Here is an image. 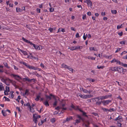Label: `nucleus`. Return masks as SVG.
<instances>
[{
  "label": "nucleus",
  "instance_id": "obj_1",
  "mask_svg": "<svg viewBox=\"0 0 127 127\" xmlns=\"http://www.w3.org/2000/svg\"><path fill=\"white\" fill-rule=\"evenodd\" d=\"M97 99V102L96 103V104L97 105H100L101 103L103 102V96L99 97L96 98Z\"/></svg>",
  "mask_w": 127,
  "mask_h": 127
},
{
  "label": "nucleus",
  "instance_id": "obj_2",
  "mask_svg": "<svg viewBox=\"0 0 127 127\" xmlns=\"http://www.w3.org/2000/svg\"><path fill=\"white\" fill-rule=\"evenodd\" d=\"M37 114H33V121L36 124L37 122Z\"/></svg>",
  "mask_w": 127,
  "mask_h": 127
},
{
  "label": "nucleus",
  "instance_id": "obj_3",
  "mask_svg": "<svg viewBox=\"0 0 127 127\" xmlns=\"http://www.w3.org/2000/svg\"><path fill=\"white\" fill-rule=\"evenodd\" d=\"M12 75L14 77L15 79L18 81H19L20 79H21V80L22 78L18 75H15L13 74H12Z\"/></svg>",
  "mask_w": 127,
  "mask_h": 127
},
{
  "label": "nucleus",
  "instance_id": "obj_4",
  "mask_svg": "<svg viewBox=\"0 0 127 127\" xmlns=\"http://www.w3.org/2000/svg\"><path fill=\"white\" fill-rule=\"evenodd\" d=\"M84 2L87 3L89 6L91 7L92 5V2L90 0H86Z\"/></svg>",
  "mask_w": 127,
  "mask_h": 127
},
{
  "label": "nucleus",
  "instance_id": "obj_5",
  "mask_svg": "<svg viewBox=\"0 0 127 127\" xmlns=\"http://www.w3.org/2000/svg\"><path fill=\"white\" fill-rule=\"evenodd\" d=\"M93 95H84L83 98L87 99L92 97Z\"/></svg>",
  "mask_w": 127,
  "mask_h": 127
},
{
  "label": "nucleus",
  "instance_id": "obj_6",
  "mask_svg": "<svg viewBox=\"0 0 127 127\" xmlns=\"http://www.w3.org/2000/svg\"><path fill=\"white\" fill-rule=\"evenodd\" d=\"M117 67H111L110 68L109 70H111L112 71H117Z\"/></svg>",
  "mask_w": 127,
  "mask_h": 127
},
{
  "label": "nucleus",
  "instance_id": "obj_7",
  "mask_svg": "<svg viewBox=\"0 0 127 127\" xmlns=\"http://www.w3.org/2000/svg\"><path fill=\"white\" fill-rule=\"evenodd\" d=\"M72 119V117L71 116L69 117H67L66 120H65L63 121L64 123H65L66 122H68Z\"/></svg>",
  "mask_w": 127,
  "mask_h": 127
},
{
  "label": "nucleus",
  "instance_id": "obj_8",
  "mask_svg": "<svg viewBox=\"0 0 127 127\" xmlns=\"http://www.w3.org/2000/svg\"><path fill=\"white\" fill-rule=\"evenodd\" d=\"M117 71L121 73L124 71V69L122 67H118Z\"/></svg>",
  "mask_w": 127,
  "mask_h": 127
},
{
  "label": "nucleus",
  "instance_id": "obj_9",
  "mask_svg": "<svg viewBox=\"0 0 127 127\" xmlns=\"http://www.w3.org/2000/svg\"><path fill=\"white\" fill-rule=\"evenodd\" d=\"M21 80L24 81H28L29 82H31V80L28 78H23L21 79Z\"/></svg>",
  "mask_w": 127,
  "mask_h": 127
},
{
  "label": "nucleus",
  "instance_id": "obj_10",
  "mask_svg": "<svg viewBox=\"0 0 127 127\" xmlns=\"http://www.w3.org/2000/svg\"><path fill=\"white\" fill-rule=\"evenodd\" d=\"M28 66V68H29V69H32L35 70H36L37 69H38V68L35 67L34 66H30L29 65Z\"/></svg>",
  "mask_w": 127,
  "mask_h": 127
},
{
  "label": "nucleus",
  "instance_id": "obj_11",
  "mask_svg": "<svg viewBox=\"0 0 127 127\" xmlns=\"http://www.w3.org/2000/svg\"><path fill=\"white\" fill-rule=\"evenodd\" d=\"M13 91L10 92L9 93V97L10 98H13V97L14 95L13 94L14 93Z\"/></svg>",
  "mask_w": 127,
  "mask_h": 127
},
{
  "label": "nucleus",
  "instance_id": "obj_12",
  "mask_svg": "<svg viewBox=\"0 0 127 127\" xmlns=\"http://www.w3.org/2000/svg\"><path fill=\"white\" fill-rule=\"evenodd\" d=\"M40 94L41 93H39V95L36 96V98L35 99L36 101H38L39 100V98L40 97Z\"/></svg>",
  "mask_w": 127,
  "mask_h": 127
},
{
  "label": "nucleus",
  "instance_id": "obj_13",
  "mask_svg": "<svg viewBox=\"0 0 127 127\" xmlns=\"http://www.w3.org/2000/svg\"><path fill=\"white\" fill-rule=\"evenodd\" d=\"M111 102V100H104V105H106Z\"/></svg>",
  "mask_w": 127,
  "mask_h": 127
},
{
  "label": "nucleus",
  "instance_id": "obj_14",
  "mask_svg": "<svg viewBox=\"0 0 127 127\" xmlns=\"http://www.w3.org/2000/svg\"><path fill=\"white\" fill-rule=\"evenodd\" d=\"M65 106V104H62L60 105V107H62V111H64V110H66V108L64 107Z\"/></svg>",
  "mask_w": 127,
  "mask_h": 127
},
{
  "label": "nucleus",
  "instance_id": "obj_15",
  "mask_svg": "<svg viewBox=\"0 0 127 127\" xmlns=\"http://www.w3.org/2000/svg\"><path fill=\"white\" fill-rule=\"evenodd\" d=\"M92 91H88L86 89H84L83 92L84 93H85L90 94L91 92H92Z\"/></svg>",
  "mask_w": 127,
  "mask_h": 127
},
{
  "label": "nucleus",
  "instance_id": "obj_16",
  "mask_svg": "<svg viewBox=\"0 0 127 127\" xmlns=\"http://www.w3.org/2000/svg\"><path fill=\"white\" fill-rule=\"evenodd\" d=\"M8 80L10 82L12 83V84L14 86H16V85L15 84L16 82L15 81H13L12 80L9 79Z\"/></svg>",
  "mask_w": 127,
  "mask_h": 127
},
{
  "label": "nucleus",
  "instance_id": "obj_17",
  "mask_svg": "<svg viewBox=\"0 0 127 127\" xmlns=\"http://www.w3.org/2000/svg\"><path fill=\"white\" fill-rule=\"evenodd\" d=\"M24 105L25 106H29V107L30 108V111H31V106L30 105V103H27L26 104H24Z\"/></svg>",
  "mask_w": 127,
  "mask_h": 127
},
{
  "label": "nucleus",
  "instance_id": "obj_18",
  "mask_svg": "<svg viewBox=\"0 0 127 127\" xmlns=\"http://www.w3.org/2000/svg\"><path fill=\"white\" fill-rule=\"evenodd\" d=\"M3 88V90H4V87L2 86V83H0V91H1L2 90Z\"/></svg>",
  "mask_w": 127,
  "mask_h": 127
},
{
  "label": "nucleus",
  "instance_id": "obj_19",
  "mask_svg": "<svg viewBox=\"0 0 127 127\" xmlns=\"http://www.w3.org/2000/svg\"><path fill=\"white\" fill-rule=\"evenodd\" d=\"M87 79L90 81H91L92 82H94L95 81V80L93 79H92L91 78H87Z\"/></svg>",
  "mask_w": 127,
  "mask_h": 127
},
{
  "label": "nucleus",
  "instance_id": "obj_20",
  "mask_svg": "<svg viewBox=\"0 0 127 127\" xmlns=\"http://www.w3.org/2000/svg\"><path fill=\"white\" fill-rule=\"evenodd\" d=\"M43 104L46 106H49V104L48 101H46L44 102L43 103Z\"/></svg>",
  "mask_w": 127,
  "mask_h": 127
},
{
  "label": "nucleus",
  "instance_id": "obj_21",
  "mask_svg": "<svg viewBox=\"0 0 127 127\" xmlns=\"http://www.w3.org/2000/svg\"><path fill=\"white\" fill-rule=\"evenodd\" d=\"M111 96V95H106L104 96V99H106L109 97H110Z\"/></svg>",
  "mask_w": 127,
  "mask_h": 127
},
{
  "label": "nucleus",
  "instance_id": "obj_22",
  "mask_svg": "<svg viewBox=\"0 0 127 127\" xmlns=\"http://www.w3.org/2000/svg\"><path fill=\"white\" fill-rule=\"evenodd\" d=\"M86 124L85 125V126L86 127H88L90 124V123L88 121H86Z\"/></svg>",
  "mask_w": 127,
  "mask_h": 127
},
{
  "label": "nucleus",
  "instance_id": "obj_23",
  "mask_svg": "<svg viewBox=\"0 0 127 127\" xmlns=\"http://www.w3.org/2000/svg\"><path fill=\"white\" fill-rule=\"evenodd\" d=\"M32 74L33 75H36L38 77H39L40 76V75L38 73L36 72H33Z\"/></svg>",
  "mask_w": 127,
  "mask_h": 127
},
{
  "label": "nucleus",
  "instance_id": "obj_24",
  "mask_svg": "<svg viewBox=\"0 0 127 127\" xmlns=\"http://www.w3.org/2000/svg\"><path fill=\"white\" fill-rule=\"evenodd\" d=\"M16 11L17 12H21L22 11V9L18 8H16Z\"/></svg>",
  "mask_w": 127,
  "mask_h": 127
},
{
  "label": "nucleus",
  "instance_id": "obj_25",
  "mask_svg": "<svg viewBox=\"0 0 127 127\" xmlns=\"http://www.w3.org/2000/svg\"><path fill=\"white\" fill-rule=\"evenodd\" d=\"M6 90L5 91L6 92H10L9 87L7 86H6L5 87Z\"/></svg>",
  "mask_w": 127,
  "mask_h": 127
},
{
  "label": "nucleus",
  "instance_id": "obj_26",
  "mask_svg": "<svg viewBox=\"0 0 127 127\" xmlns=\"http://www.w3.org/2000/svg\"><path fill=\"white\" fill-rule=\"evenodd\" d=\"M6 111H5L4 112L3 111V110L2 111V113L3 114V115L4 116H6L7 115L6 113Z\"/></svg>",
  "mask_w": 127,
  "mask_h": 127
},
{
  "label": "nucleus",
  "instance_id": "obj_27",
  "mask_svg": "<svg viewBox=\"0 0 127 127\" xmlns=\"http://www.w3.org/2000/svg\"><path fill=\"white\" fill-rule=\"evenodd\" d=\"M20 50L21 52H22L24 55H27V53L26 52L23 51V50L21 49H20Z\"/></svg>",
  "mask_w": 127,
  "mask_h": 127
},
{
  "label": "nucleus",
  "instance_id": "obj_28",
  "mask_svg": "<svg viewBox=\"0 0 127 127\" xmlns=\"http://www.w3.org/2000/svg\"><path fill=\"white\" fill-rule=\"evenodd\" d=\"M76 46L72 47H69L68 49H70L71 50H76Z\"/></svg>",
  "mask_w": 127,
  "mask_h": 127
},
{
  "label": "nucleus",
  "instance_id": "obj_29",
  "mask_svg": "<svg viewBox=\"0 0 127 127\" xmlns=\"http://www.w3.org/2000/svg\"><path fill=\"white\" fill-rule=\"evenodd\" d=\"M3 64L7 68L9 69L10 68V67L8 66V64L7 63L5 62Z\"/></svg>",
  "mask_w": 127,
  "mask_h": 127
},
{
  "label": "nucleus",
  "instance_id": "obj_30",
  "mask_svg": "<svg viewBox=\"0 0 127 127\" xmlns=\"http://www.w3.org/2000/svg\"><path fill=\"white\" fill-rule=\"evenodd\" d=\"M22 39L23 40L26 42V43H29V41L26 39L25 38H24V37H23L22 38Z\"/></svg>",
  "mask_w": 127,
  "mask_h": 127
},
{
  "label": "nucleus",
  "instance_id": "obj_31",
  "mask_svg": "<svg viewBox=\"0 0 127 127\" xmlns=\"http://www.w3.org/2000/svg\"><path fill=\"white\" fill-rule=\"evenodd\" d=\"M77 95L78 96H80L81 97L83 98L84 95H83L82 94L80 93L78 94Z\"/></svg>",
  "mask_w": 127,
  "mask_h": 127
},
{
  "label": "nucleus",
  "instance_id": "obj_32",
  "mask_svg": "<svg viewBox=\"0 0 127 127\" xmlns=\"http://www.w3.org/2000/svg\"><path fill=\"white\" fill-rule=\"evenodd\" d=\"M33 46L36 50H37L38 49L39 46L37 45H35L34 44H33Z\"/></svg>",
  "mask_w": 127,
  "mask_h": 127
},
{
  "label": "nucleus",
  "instance_id": "obj_33",
  "mask_svg": "<svg viewBox=\"0 0 127 127\" xmlns=\"http://www.w3.org/2000/svg\"><path fill=\"white\" fill-rule=\"evenodd\" d=\"M76 47V49H81L82 48V46H75Z\"/></svg>",
  "mask_w": 127,
  "mask_h": 127
},
{
  "label": "nucleus",
  "instance_id": "obj_34",
  "mask_svg": "<svg viewBox=\"0 0 127 127\" xmlns=\"http://www.w3.org/2000/svg\"><path fill=\"white\" fill-rule=\"evenodd\" d=\"M96 98H97V97H96V98H94L91 99L92 100V101L93 102H95V101H96V102H97V101H98L97 100V99H96Z\"/></svg>",
  "mask_w": 127,
  "mask_h": 127
},
{
  "label": "nucleus",
  "instance_id": "obj_35",
  "mask_svg": "<svg viewBox=\"0 0 127 127\" xmlns=\"http://www.w3.org/2000/svg\"><path fill=\"white\" fill-rule=\"evenodd\" d=\"M88 58L89 59H91V60H95V58H94V57H89V56L88 57Z\"/></svg>",
  "mask_w": 127,
  "mask_h": 127
},
{
  "label": "nucleus",
  "instance_id": "obj_36",
  "mask_svg": "<svg viewBox=\"0 0 127 127\" xmlns=\"http://www.w3.org/2000/svg\"><path fill=\"white\" fill-rule=\"evenodd\" d=\"M123 27L122 24L120 26L118 25L117 27V28L118 30L121 28H122Z\"/></svg>",
  "mask_w": 127,
  "mask_h": 127
},
{
  "label": "nucleus",
  "instance_id": "obj_37",
  "mask_svg": "<svg viewBox=\"0 0 127 127\" xmlns=\"http://www.w3.org/2000/svg\"><path fill=\"white\" fill-rule=\"evenodd\" d=\"M87 36V34H86V35H85V33H84V35L83 36V38L84 40H85L86 39Z\"/></svg>",
  "mask_w": 127,
  "mask_h": 127
},
{
  "label": "nucleus",
  "instance_id": "obj_38",
  "mask_svg": "<svg viewBox=\"0 0 127 127\" xmlns=\"http://www.w3.org/2000/svg\"><path fill=\"white\" fill-rule=\"evenodd\" d=\"M29 90H26L25 91L24 94V95H28V93L29 92Z\"/></svg>",
  "mask_w": 127,
  "mask_h": 127
},
{
  "label": "nucleus",
  "instance_id": "obj_39",
  "mask_svg": "<svg viewBox=\"0 0 127 127\" xmlns=\"http://www.w3.org/2000/svg\"><path fill=\"white\" fill-rule=\"evenodd\" d=\"M50 120L51 122L54 123L55 121V118L51 119Z\"/></svg>",
  "mask_w": 127,
  "mask_h": 127
},
{
  "label": "nucleus",
  "instance_id": "obj_40",
  "mask_svg": "<svg viewBox=\"0 0 127 127\" xmlns=\"http://www.w3.org/2000/svg\"><path fill=\"white\" fill-rule=\"evenodd\" d=\"M111 12L112 13L114 14H116L117 13V11L115 10H111Z\"/></svg>",
  "mask_w": 127,
  "mask_h": 127
},
{
  "label": "nucleus",
  "instance_id": "obj_41",
  "mask_svg": "<svg viewBox=\"0 0 127 127\" xmlns=\"http://www.w3.org/2000/svg\"><path fill=\"white\" fill-rule=\"evenodd\" d=\"M92 99H89L87 100L86 101V103H88L92 102Z\"/></svg>",
  "mask_w": 127,
  "mask_h": 127
},
{
  "label": "nucleus",
  "instance_id": "obj_42",
  "mask_svg": "<svg viewBox=\"0 0 127 127\" xmlns=\"http://www.w3.org/2000/svg\"><path fill=\"white\" fill-rule=\"evenodd\" d=\"M67 68L68 69L69 71H72V72H73V71L74 70L70 67L68 66Z\"/></svg>",
  "mask_w": 127,
  "mask_h": 127
},
{
  "label": "nucleus",
  "instance_id": "obj_43",
  "mask_svg": "<svg viewBox=\"0 0 127 127\" xmlns=\"http://www.w3.org/2000/svg\"><path fill=\"white\" fill-rule=\"evenodd\" d=\"M126 41L125 40L121 41L120 42V43L121 44H125L126 42Z\"/></svg>",
  "mask_w": 127,
  "mask_h": 127
},
{
  "label": "nucleus",
  "instance_id": "obj_44",
  "mask_svg": "<svg viewBox=\"0 0 127 127\" xmlns=\"http://www.w3.org/2000/svg\"><path fill=\"white\" fill-rule=\"evenodd\" d=\"M62 108V107H61L60 106H57V107L55 108V109L56 110H59L60 109Z\"/></svg>",
  "mask_w": 127,
  "mask_h": 127
},
{
  "label": "nucleus",
  "instance_id": "obj_45",
  "mask_svg": "<svg viewBox=\"0 0 127 127\" xmlns=\"http://www.w3.org/2000/svg\"><path fill=\"white\" fill-rule=\"evenodd\" d=\"M22 63L23 64L26 66L27 68H28V66H29V65L27 64L26 63L24 62H22Z\"/></svg>",
  "mask_w": 127,
  "mask_h": 127
},
{
  "label": "nucleus",
  "instance_id": "obj_46",
  "mask_svg": "<svg viewBox=\"0 0 127 127\" xmlns=\"http://www.w3.org/2000/svg\"><path fill=\"white\" fill-rule=\"evenodd\" d=\"M45 96L47 99L49 98L50 100L51 99V97L50 96H48L47 95H46Z\"/></svg>",
  "mask_w": 127,
  "mask_h": 127
},
{
  "label": "nucleus",
  "instance_id": "obj_47",
  "mask_svg": "<svg viewBox=\"0 0 127 127\" xmlns=\"http://www.w3.org/2000/svg\"><path fill=\"white\" fill-rule=\"evenodd\" d=\"M97 67L98 69H99L100 68H101L102 69H103V66H97Z\"/></svg>",
  "mask_w": 127,
  "mask_h": 127
},
{
  "label": "nucleus",
  "instance_id": "obj_48",
  "mask_svg": "<svg viewBox=\"0 0 127 127\" xmlns=\"http://www.w3.org/2000/svg\"><path fill=\"white\" fill-rule=\"evenodd\" d=\"M46 118H45L44 120H41V124H40V125H42L44 122L46 121Z\"/></svg>",
  "mask_w": 127,
  "mask_h": 127
},
{
  "label": "nucleus",
  "instance_id": "obj_49",
  "mask_svg": "<svg viewBox=\"0 0 127 127\" xmlns=\"http://www.w3.org/2000/svg\"><path fill=\"white\" fill-rule=\"evenodd\" d=\"M83 115V116H85L86 117H88L86 115V113L83 111L82 112Z\"/></svg>",
  "mask_w": 127,
  "mask_h": 127
},
{
  "label": "nucleus",
  "instance_id": "obj_50",
  "mask_svg": "<svg viewBox=\"0 0 127 127\" xmlns=\"http://www.w3.org/2000/svg\"><path fill=\"white\" fill-rule=\"evenodd\" d=\"M104 111H110V112H112V111L110 110H108L107 109H106V108H104Z\"/></svg>",
  "mask_w": 127,
  "mask_h": 127
},
{
  "label": "nucleus",
  "instance_id": "obj_51",
  "mask_svg": "<svg viewBox=\"0 0 127 127\" xmlns=\"http://www.w3.org/2000/svg\"><path fill=\"white\" fill-rule=\"evenodd\" d=\"M122 66L125 67H127V64H123V63H122Z\"/></svg>",
  "mask_w": 127,
  "mask_h": 127
},
{
  "label": "nucleus",
  "instance_id": "obj_52",
  "mask_svg": "<svg viewBox=\"0 0 127 127\" xmlns=\"http://www.w3.org/2000/svg\"><path fill=\"white\" fill-rule=\"evenodd\" d=\"M116 61H117V60H116V59H113L111 61V62L112 63H115V62H116Z\"/></svg>",
  "mask_w": 127,
  "mask_h": 127
},
{
  "label": "nucleus",
  "instance_id": "obj_53",
  "mask_svg": "<svg viewBox=\"0 0 127 127\" xmlns=\"http://www.w3.org/2000/svg\"><path fill=\"white\" fill-rule=\"evenodd\" d=\"M57 101L56 100L53 104V105L54 106H56L57 105Z\"/></svg>",
  "mask_w": 127,
  "mask_h": 127
},
{
  "label": "nucleus",
  "instance_id": "obj_54",
  "mask_svg": "<svg viewBox=\"0 0 127 127\" xmlns=\"http://www.w3.org/2000/svg\"><path fill=\"white\" fill-rule=\"evenodd\" d=\"M90 49L91 51L93 50H94V51L95 50L94 49V47H91L90 48Z\"/></svg>",
  "mask_w": 127,
  "mask_h": 127
},
{
  "label": "nucleus",
  "instance_id": "obj_55",
  "mask_svg": "<svg viewBox=\"0 0 127 127\" xmlns=\"http://www.w3.org/2000/svg\"><path fill=\"white\" fill-rule=\"evenodd\" d=\"M82 18L83 20H84L86 18V15L85 14L83 15Z\"/></svg>",
  "mask_w": 127,
  "mask_h": 127
},
{
  "label": "nucleus",
  "instance_id": "obj_56",
  "mask_svg": "<svg viewBox=\"0 0 127 127\" xmlns=\"http://www.w3.org/2000/svg\"><path fill=\"white\" fill-rule=\"evenodd\" d=\"M118 126L119 127H122V124L120 123H119L118 121Z\"/></svg>",
  "mask_w": 127,
  "mask_h": 127
},
{
  "label": "nucleus",
  "instance_id": "obj_57",
  "mask_svg": "<svg viewBox=\"0 0 127 127\" xmlns=\"http://www.w3.org/2000/svg\"><path fill=\"white\" fill-rule=\"evenodd\" d=\"M79 107L78 106H75L74 109L75 110H78L79 109Z\"/></svg>",
  "mask_w": 127,
  "mask_h": 127
},
{
  "label": "nucleus",
  "instance_id": "obj_58",
  "mask_svg": "<svg viewBox=\"0 0 127 127\" xmlns=\"http://www.w3.org/2000/svg\"><path fill=\"white\" fill-rule=\"evenodd\" d=\"M118 34L120 36H121L123 34V32H119L118 33Z\"/></svg>",
  "mask_w": 127,
  "mask_h": 127
},
{
  "label": "nucleus",
  "instance_id": "obj_59",
  "mask_svg": "<svg viewBox=\"0 0 127 127\" xmlns=\"http://www.w3.org/2000/svg\"><path fill=\"white\" fill-rule=\"evenodd\" d=\"M50 12H53L54 10V8H51L50 9Z\"/></svg>",
  "mask_w": 127,
  "mask_h": 127
},
{
  "label": "nucleus",
  "instance_id": "obj_60",
  "mask_svg": "<svg viewBox=\"0 0 127 127\" xmlns=\"http://www.w3.org/2000/svg\"><path fill=\"white\" fill-rule=\"evenodd\" d=\"M53 29L54 28H50L49 29V31L50 32H52Z\"/></svg>",
  "mask_w": 127,
  "mask_h": 127
},
{
  "label": "nucleus",
  "instance_id": "obj_61",
  "mask_svg": "<svg viewBox=\"0 0 127 127\" xmlns=\"http://www.w3.org/2000/svg\"><path fill=\"white\" fill-rule=\"evenodd\" d=\"M36 11L38 13H40V9H39L37 8L36 9Z\"/></svg>",
  "mask_w": 127,
  "mask_h": 127
},
{
  "label": "nucleus",
  "instance_id": "obj_62",
  "mask_svg": "<svg viewBox=\"0 0 127 127\" xmlns=\"http://www.w3.org/2000/svg\"><path fill=\"white\" fill-rule=\"evenodd\" d=\"M13 66L14 67L15 69L16 70H18V68L16 66H15V65H13Z\"/></svg>",
  "mask_w": 127,
  "mask_h": 127
},
{
  "label": "nucleus",
  "instance_id": "obj_63",
  "mask_svg": "<svg viewBox=\"0 0 127 127\" xmlns=\"http://www.w3.org/2000/svg\"><path fill=\"white\" fill-rule=\"evenodd\" d=\"M8 92H6V91H4V93L5 95H8Z\"/></svg>",
  "mask_w": 127,
  "mask_h": 127
},
{
  "label": "nucleus",
  "instance_id": "obj_64",
  "mask_svg": "<svg viewBox=\"0 0 127 127\" xmlns=\"http://www.w3.org/2000/svg\"><path fill=\"white\" fill-rule=\"evenodd\" d=\"M92 114L94 115L95 116H97V115H98L97 113H95V112H93V113H92Z\"/></svg>",
  "mask_w": 127,
  "mask_h": 127
}]
</instances>
